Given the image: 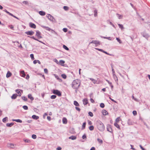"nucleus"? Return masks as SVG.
<instances>
[{"mask_svg":"<svg viewBox=\"0 0 150 150\" xmlns=\"http://www.w3.org/2000/svg\"><path fill=\"white\" fill-rule=\"evenodd\" d=\"M96 124L98 129L100 131H103L105 129V126L103 123L100 120L96 121Z\"/></svg>","mask_w":150,"mask_h":150,"instance_id":"nucleus-1","label":"nucleus"},{"mask_svg":"<svg viewBox=\"0 0 150 150\" xmlns=\"http://www.w3.org/2000/svg\"><path fill=\"white\" fill-rule=\"evenodd\" d=\"M79 81L78 80H74L72 82V87L74 89H77L80 86Z\"/></svg>","mask_w":150,"mask_h":150,"instance_id":"nucleus-2","label":"nucleus"},{"mask_svg":"<svg viewBox=\"0 0 150 150\" xmlns=\"http://www.w3.org/2000/svg\"><path fill=\"white\" fill-rule=\"evenodd\" d=\"M53 93L55 94H56L58 96H61V93L60 92L57 90H54L53 91Z\"/></svg>","mask_w":150,"mask_h":150,"instance_id":"nucleus-3","label":"nucleus"},{"mask_svg":"<svg viewBox=\"0 0 150 150\" xmlns=\"http://www.w3.org/2000/svg\"><path fill=\"white\" fill-rule=\"evenodd\" d=\"M48 18V19L52 22H54L55 21V19L54 17L51 15L50 14H47L46 16Z\"/></svg>","mask_w":150,"mask_h":150,"instance_id":"nucleus-4","label":"nucleus"},{"mask_svg":"<svg viewBox=\"0 0 150 150\" xmlns=\"http://www.w3.org/2000/svg\"><path fill=\"white\" fill-rule=\"evenodd\" d=\"M41 33L39 30H37L36 31V36H37L38 39H40L42 38L41 36Z\"/></svg>","mask_w":150,"mask_h":150,"instance_id":"nucleus-5","label":"nucleus"},{"mask_svg":"<svg viewBox=\"0 0 150 150\" xmlns=\"http://www.w3.org/2000/svg\"><path fill=\"white\" fill-rule=\"evenodd\" d=\"M25 33L27 35H32L34 34V32L33 31L31 30L26 32Z\"/></svg>","mask_w":150,"mask_h":150,"instance_id":"nucleus-6","label":"nucleus"},{"mask_svg":"<svg viewBox=\"0 0 150 150\" xmlns=\"http://www.w3.org/2000/svg\"><path fill=\"white\" fill-rule=\"evenodd\" d=\"M142 35L143 37H144L145 38L147 39L149 37V35L147 33H142Z\"/></svg>","mask_w":150,"mask_h":150,"instance_id":"nucleus-7","label":"nucleus"},{"mask_svg":"<svg viewBox=\"0 0 150 150\" xmlns=\"http://www.w3.org/2000/svg\"><path fill=\"white\" fill-rule=\"evenodd\" d=\"M107 130L109 132H112V129L111 126L110 125H107Z\"/></svg>","mask_w":150,"mask_h":150,"instance_id":"nucleus-8","label":"nucleus"},{"mask_svg":"<svg viewBox=\"0 0 150 150\" xmlns=\"http://www.w3.org/2000/svg\"><path fill=\"white\" fill-rule=\"evenodd\" d=\"M90 43H94L96 45H100V41L97 40H92Z\"/></svg>","mask_w":150,"mask_h":150,"instance_id":"nucleus-9","label":"nucleus"},{"mask_svg":"<svg viewBox=\"0 0 150 150\" xmlns=\"http://www.w3.org/2000/svg\"><path fill=\"white\" fill-rule=\"evenodd\" d=\"M30 26L33 28H36V26L35 24L32 23H30L29 24Z\"/></svg>","mask_w":150,"mask_h":150,"instance_id":"nucleus-10","label":"nucleus"},{"mask_svg":"<svg viewBox=\"0 0 150 150\" xmlns=\"http://www.w3.org/2000/svg\"><path fill=\"white\" fill-rule=\"evenodd\" d=\"M83 103L84 105H86L88 103V100L87 98L84 99L83 100Z\"/></svg>","mask_w":150,"mask_h":150,"instance_id":"nucleus-11","label":"nucleus"},{"mask_svg":"<svg viewBox=\"0 0 150 150\" xmlns=\"http://www.w3.org/2000/svg\"><path fill=\"white\" fill-rule=\"evenodd\" d=\"M42 27L43 28L45 29L46 30L49 31H50L51 30V29L50 28L48 27L45 26H42Z\"/></svg>","mask_w":150,"mask_h":150,"instance_id":"nucleus-12","label":"nucleus"},{"mask_svg":"<svg viewBox=\"0 0 150 150\" xmlns=\"http://www.w3.org/2000/svg\"><path fill=\"white\" fill-rule=\"evenodd\" d=\"M69 139H71L72 140H75L76 139V137L75 136L72 135L69 137Z\"/></svg>","mask_w":150,"mask_h":150,"instance_id":"nucleus-13","label":"nucleus"},{"mask_svg":"<svg viewBox=\"0 0 150 150\" xmlns=\"http://www.w3.org/2000/svg\"><path fill=\"white\" fill-rule=\"evenodd\" d=\"M102 112L103 114L104 115H106L108 114V112L105 110H102Z\"/></svg>","mask_w":150,"mask_h":150,"instance_id":"nucleus-14","label":"nucleus"},{"mask_svg":"<svg viewBox=\"0 0 150 150\" xmlns=\"http://www.w3.org/2000/svg\"><path fill=\"white\" fill-rule=\"evenodd\" d=\"M18 96V95H17V94H13L11 96V98L13 99H15Z\"/></svg>","mask_w":150,"mask_h":150,"instance_id":"nucleus-15","label":"nucleus"},{"mask_svg":"<svg viewBox=\"0 0 150 150\" xmlns=\"http://www.w3.org/2000/svg\"><path fill=\"white\" fill-rule=\"evenodd\" d=\"M12 75L11 73L9 71H8L6 75L7 78H8L11 76Z\"/></svg>","mask_w":150,"mask_h":150,"instance_id":"nucleus-16","label":"nucleus"},{"mask_svg":"<svg viewBox=\"0 0 150 150\" xmlns=\"http://www.w3.org/2000/svg\"><path fill=\"white\" fill-rule=\"evenodd\" d=\"M32 118L33 119H35V120H37L39 119V117L38 116H37L36 115H32Z\"/></svg>","mask_w":150,"mask_h":150,"instance_id":"nucleus-17","label":"nucleus"},{"mask_svg":"<svg viewBox=\"0 0 150 150\" xmlns=\"http://www.w3.org/2000/svg\"><path fill=\"white\" fill-rule=\"evenodd\" d=\"M39 14L41 16H44L45 15V13L42 11H40L39 12Z\"/></svg>","mask_w":150,"mask_h":150,"instance_id":"nucleus-18","label":"nucleus"},{"mask_svg":"<svg viewBox=\"0 0 150 150\" xmlns=\"http://www.w3.org/2000/svg\"><path fill=\"white\" fill-rule=\"evenodd\" d=\"M14 125V123L13 122H11L10 123H8L6 124V125L8 127H11Z\"/></svg>","mask_w":150,"mask_h":150,"instance_id":"nucleus-19","label":"nucleus"},{"mask_svg":"<svg viewBox=\"0 0 150 150\" xmlns=\"http://www.w3.org/2000/svg\"><path fill=\"white\" fill-rule=\"evenodd\" d=\"M62 122L64 124H67V119L65 117H63L62 119Z\"/></svg>","mask_w":150,"mask_h":150,"instance_id":"nucleus-20","label":"nucleus"},{"mask_svg":"<svg viewBox=\"0 0 150 150\" xmlns=\"http://www.w3.org/2000/svg\"><path fill=\"white\" fill-rule=\"evenodd\" d=\"M12 120L13 121H16L17 122H20V123H21V122H22V120H20V119H16V120L13 119Z\"/></svg>","mask_w":150,"mask_h":150,"instance_id":"nucleus-21","label":"nucleus"},{"mask_svg":"<svg viewBox=\"0 0 150 150\" xmlns=\"http://www.w3.org/2000/svg\"><path fill=\"white\" fill-rule=\"evenodd\" d=\"M28 97L31 100H34V98L32 97V95L31 94L28 95Z\"/></svg>","mask_w":150,"mask_h":150,"instance_id":"nucleus-22","label":"nucleus"},{"mask_svg":"<svg viewBox=\"0 0 150 150\" xmlns=\"http://www.w3.org/2000/svg\"><path fill=\"white\" fill-rule=\"evenodd\" d=\"M20 73L22 74L21 76L23 77H25V74L24 71H21Z\"/></svg>","mask_w":150,"mask_h":150,"instance_id":"nucleus-23","label":"nucleus"},{"mask_svg":"<svg viewBox=\"0 0 150 150\" xmlns=\"http://www.w3.org/2000/svg\"><path fill=\"white\" fill-rule=\"evenodd\" d=\"M89 79H90V80L91 81L93 82V83H94V84H95L96 83L97 81H96V80L92 78H89Z\"/></svg>","mask_w":150,"mask_h":150,"instance_id":"nucleus-24","label":"nucleus"},{"mask_svg":"<svg viewBox=\"0 0 150 150\" xmlns=\"http://www.w3.org/2000/svg\"><path fill=\"white\" fill-rule=\"evenodd\" d=\"M114 125L115 127L118 128L119 129H120V126L116 122H115L114 123Z\"/></svg>","mask_w":150,"mask_h":150,"instance_id":"nucleus-25","label":"nucleus"},{"mask_svg":"<svg viewBox=\"0 0 150 150\" xmlns=\"http://www.w3.org/2000/svg\"><path fill=\"white\" fill-rule=\"evenodd\" d=\"M127 123L129 125H131L133 124V122L130 119H129L127 121Z\"/></svg>","mask_w":150,"mask_h":150,"instance_id":"nucleus-26","label":"nucleus"},{"mask_svg":"<svg viewBox=\"0 0 150 150\" xmlns=\"http://www.w3.org/2000/svg\"><path fill=\"white\" fill-rule=\"evenodd\" d=\"M86 122H84L83 124V125H82V127L81 128L82 129H84L85 128V127H86Z\"/></svg>","mask_w":150,"mask_h":150,"instance_id":"nucleus-27","label":"nucleus"},{"mask_svg":"<svg viewBox=\"0 0 150 150\" xmlns=\"http://www.w3.org/2000/svg\"><path fill=\"white\" fill-rule=\"evenodd\" d=\"M74 104L76 106H79V103L76 101H74Z\"/></svg>","mask_w":150,"mask_h":150,"instance_id":"nucleus-28","label":"nucleus"},{"mask_svg":"<svg viewBox=\"0 0 150 150\" xmlns=\"http://www.w3.org/2000/svg\"><path fill=\"white\" fill-rule=\"evenodd\" d=\"M8 121V117H6L5 118H4L2 120L3 122H6V121Z\"/></svg>","mask_w":150,"mask_h":150,"instance_id":"nucleus-29","label":"nucleus"},{"mask_svg":"<svg viewBox=\"0 0 150 150\" xmlns=\"http://www.w3.org/2000/svg\"><path fill=\"white\" fill-rule=\"evenodd\" d=\"M113 78H114V79H115V80L116 81V80L117 81L118 80V79H117V78L116 76V74H113Z\"/></svg>","mask_w":150,"mask_h":150,"instance_id":"nucleus-30","label":"nucleus"},{"mask_svg":"<svg viewBox=\"0 0 150 150\" xmlns=\"http://www.w3.org/2000/svg\"><path fill=\"white\" fill-rule=\"evenodd\" d=\"M65 63V62L63 60H60L59 61V63L60 64V65L63 66V64Z\"/></svg>","mask_w":150,"mask_h":150,"instance_id":"nucleus-31","label":"nucleus"},{"mask_svg":"<svg viewBox=\"0 0 150 150\" xmlns=\"http://www.w3.org/2000/svg\"><path fill=\"white\" fill-rule=\"evenodd\" d=\"M94 127L93 126H91L89 127V129L90 131H92L94 129Z\"/></svg>","mask_w":150,"mask_h":150,"instance_id":"nucleus-32","label":"nucleus"},{"mask_svg":"<svg viewBox=\"0 0 150 150\" xmlns=\"http://www.w3.org/2000/svg\"><path fill=\"white\" fill-rule=\"evenodd\" d=\"M94 16L95 17H96L97 16V10H95L94 11Z\"/></svg>","mask_w":150,"mask_h":150,"instance_id":"nucleus-33","label":"nucleus"},{"mask_svg":"<svg viewBox=\"0 0 150 150\" xmlns=\"http://www.w3.org/2000/svg\"><path fill=\"white\" fill-rule=\"evenodd\" d=\"M98 141L99 142V143L100 144H102L103 143V140L99 138H98L97 139Z\"/></svg>","mask_w":150,"mask_h":150,"instance_id":"nucleus-34","label":"nucleus"},{"mask_svg":"<svg viewBox=\"0 0 150 150\" xmlns=\"http://www.w3.org/2000/svg\"><path fill=\"white\" fill-rule=\"evenodd\" d=\"M22 99L24 101H27L28 100L27 98L25 96H23L21 97Z\"/></svg>","mask_w":150,"mask_h":150,"instance_id":"nucleus-35","label":"nucleus"},{"mask_svg":"<svg viewBox=\"0 0 150 150\" xmlns=\"http://www.w3.org/2000/svg\"><path fill=\"white\" fill-rule=\"evenodd\" d=\"M63 47L64 49L67 50H69V48L65 45H63Z\"/></svg>","mask_w":150,"mask_h":150,"instance_id":"nucleus-36","label":"nucleus"},{"mask_svg":"<svg viewBox=\"0 0 150 150\" xmlns=\"http://www.w3.org/2000/svg\"><path fill=\"white\" fill-rule=\"evenodd\" d=\"M118 25L119 26V27L122 30L124 29V27L122 25L118 24Z\"/></svg>","mask_w":150,"mask_h":150,"instance_id":"nucleus-37","label":"nucleus"},{"mask_svg":"<svg viewBox=\"0 0 150 150\" xmlns=\"http://www.w3.org/2000/svg\"><path fill=\"white\" fill-rule=\"evenodd\" d=\"M111 67H112V74H115V71L113 68V65L111 64Z\"/></svg>","mask_w":150,"mask_h":150,"instance_id":"nucleus-38","label":"nucleus"},{"mask_svg":"<svg viewBox=\"0 0 150 150\" xmlns=\"http://www.w3.org/2000/svg\"><path fill=\"white\" fill-rule=\"evenodd\" d=\"M116 40L119 43L121 44L122 43V42L119 38H116Z\"/></svg>","mask_w":150,"mask_h":150,"instance_id":"nucleus-39","label":"nucleus"},{"mask_svg":"<svg viewBox=\"0 0 150 150\" xmlns=\"http://www.w3.org/2000/svg\"><path fill=\"white\" fill-rule=\"evenodd\" d=\"M117 15L118 16V18L119 19H122V15H120L119 14H118V13L117 14Z\"/></svg>","mask_w":150,"mask_h":150,"instance_id":"nucleus-40","label":"nucleus"},{"mask_svg":"<svg viewBox=\"0 0 150 150\" xmlns=\"http://www.w3.org/2000/svg\"><path fill=\"white\" fill-rule=\"evenodd\" d=\"M16 92H17V93H18V94H19L18 96H21V92H20V91H18V89L16 90Z\"/></svg>","mask_w":150,"mask_h":150,"instance_id":"nucleus-41","label":"nucleus"},{"mask_svg":"<svg viewBox=\"0 0 150 150\" xmlns=\"http://www.w3.org/2000/svg\"><path fill=\"white\" fill-rule=\"evenodd\" d=\"M56 98V96L55 95H53L51 96L50 98L52 99H54Z\"/></svg>","mask_w":150,"mask_h":150,"instance_id":"nucleus-42","label":"nucleus"},{"mask_svg":"<svg viewBox=\"0 0 150 150\" xmlns=\"http://www.w3.org/2000/svg\"><path fill=\"white\" fill-rule=\"evenodd\" d=\"M63 8L65 11H67L69 9V7L68 6H64L63 7Z\"/></svg>","mask_w":150,"mask_h":150,"instance_id":"nucleus-43","label":"nucleus"},{"mask_svg":"<svg viewBox=\"0 0 150 150\" xmlns=\"http://www.w3.org/2000/svg\"><path fill=\"white\" fill-rule=\"evenodd\" d=\"M88 114L91 117H92L93 116V113L91 112H89L88 113Z\"/></svg>","mask_w":150,"mask_h":150,"instance_id":"nucleus-44","label":"nucleus"},{"mask_svg":"<svg viewBox=\"0 0 150 150\" xmlns=\"http://www.w3.org/2000/svg\"><path fill=\"white\" fill-rule=\"evenodd\" d=\"M50 31H51V32L52 33H54L55 35L57 34V33L55 31L52 29Z\"/></svg>","mask_w":150,"mask_h":150,"instance_id":"nucleus-45","label":"nucleus"},{"mask_svg":"<svg viewBox=\"0 0 150 150\" xmlns=\"http://www.w3.org/2000/svg\"><path fill=\"white\" fill-rule=\"evenodd\" d=\"M100 106L101 108H103L105 106L104 104L103 103H101L100 104Z\"/></svg>","mask_w":150,"mask_h":150,"instance_id":"nucleus-46","label":"nucleus"},{"mask_svg":"<svg viewBox=\"0 0 150 150\" xmlns=\"http://www.w3.org/2000/svg\"><path fill=\"white\" fill-rule=\"evenodd\" d=\"M4 11H5L9 15H11V13H10L9 12H8L7 11V10L6 9H4Z\"/></svg>","mask_w":150,"mask_h":150,"instance_id":"nucleus-47","label":"nucleus"},{"mask_svg":"<svg viewBox=\"0 0 150 150\" xmlns=\"http://www.w3.org/2000/svg\"><path fill=\"white\" fill-rule=\"evenodd\" d=\"M23 108L25 110H27L28 109V107L26 105H24L23 106Z\"/></svg>","mask_w":150,"mask_h":150,"instance_id":"nucleus-48","label":"nucleus"},{"mask_svg":"<svg viewBox=\"0 0 150 150\" xmlns=\"http://www.w3.org/2000/svg\"><path fill=\"white\" fill-rule=\"evenodd\" d=\"M30 57L33 60L34 59V58L33 54H30Z\"/></svg>","mask_w":150,"mask_h":150,"instance_id":"nucleus-49","label":"nucleus"},{"mask_svg":"<svg viewBox=\"0 0 150 150\" xmlns=\"http://www.w3.org/2000/svg\"><path fill=\"white\" fill-rule=\"evenodd\" d=\"M62 77L64 79H65L66 78L67 76L65 74H62Z\"/></svg>","mask_w":150,"mask_h":150,"instance_id":"nucleus-50","label":"nucleus"},{"mask_svg":"<svg viewBox=\"0 0 150 150\" xmlns=\"http://www.w3.org/2000/svg\"><path fill=\"white\" fill-rule=\"evenodd\" d=\"M88 122L89 125H91L92 124V122L90 120H88Z\"/></svg>","mask_w":150,"mask_h":150,"instance_id":"nucleus-51","label":"nucleus"},{"mask_svg":"<svg viewBox=\"0 0 150 150\" xmlns=\"http://www.w3.org/2000/svg\"><path fill=\"white\" fill-rule=\"evenodd\" d=\"M32 138L33 139H35L36 138L37 136L36 135L33 134L32 136Z\"/></svg>","mask_w":150,"mask_h":150,"instance_id":"nucleus-52","label":"nucleus"},{"mask_svg":"<svg viewBox=\"0 0 150 150\" xmlns=\"http://www.w3.org/2000/svg\"><path fill=\"white\" fill-rule=\"evenodd\" d=\"M95 49L97 50H98L99 51H101L102 52H103V50L101 49H99V48H95Z\"/></svg>","mask_w":150,"mask_h":150,"instance_id":"nucleus-53","label":"nucleus"},{"mask_svg":"<svg viewBox=\"0 0 150 150\" xmlns=\"http://www.w3.org/2000/svg\"><path fill=\"white\" fill-rule=\"evenodd\" d=\"M86 138V135L85 134H84L82 137V138L83 139H85Z\"/></svg>","mask_w":150,"mask_h":150,"instance_id":"nucleus-54","label":"nucleus"},{"mask_svg":"<svg viewBox=\"0 0 150 150\" xmlns=\"http://www.w3.org/2000/svg\"><path fill=\"white\" fill-rule=\"evenodd\" d=\"M24 141L26 143H30V142L29 140L28 139L25 140Z\"/></svg>","mask_w":150,"mask_h":150,"instance_id":"nucleus-55","label":"nucleus"},{"mask_svg":"<svg viewBox=\"0 0 150 150\" xmlns=\"http://www.w3.org/2000/svg\"><path fill=\"white\" fill-rule=\"evenodd\" d=\"M63 30L64 32H66L67 31V28H63Z\"/></svg>","mask_w":150,"mask_h":150,"instance_id":"nucleus-56","label":"nucleus"},{"mask_svg":"<svg viewBox=\"0 0 150 150\" xmlns=\"http://www.w3.org/2000/svg\"><path fill=\"white\" fill-rule=\"evenodd\" d=\"M10 16L16 18L17 19H18V20H19V19L17 17H16V16L13 15L11 13V15Z\"/></svg>","mask_w":150,"mask_h":150,"instance_id":"nucleus-57","label":"nucleus"},{"mask_svg":"<svg viewBox=\"0 0 150 150\" xmlns=\"http://www.w3.org/2000/svg\"><path fill=\"white\" fill-rule=\"evenodd\" d=\"M133 114L134 115H136L137 114V111L135 110H134L133 111Z\"/></svg>","mask_w":150,"mask_h":150,"instance_id":"nucleus-58","label":"nucleus"},{"mask_svg":"<svg viewBox=\"0 0 150 150\" xmlns=\"http://www.w3.org/2000/svg\"><path fill=\"white\" fill-rule=\"evenodd\" d=\"M10 147L12 148H13V146H14V144H10Z\"/></svg>","mask_w":150,"mask_h":150,"instance_id":"nucleus-59","label":"nucleus"},{"mask_svg":"<svg viewBox=\"0 0 150 150\" xmlns=\"http://www.w3.org/2000/svg\"><path fill=\"white\" fill-rule=\"evenodd\" d=\"M109 99H110V100H112V101L114 102H115V103H117V102L116 101H115V100H114L113 99H112L111 98V97H109Z\"/></svg>","mask_w":150,"mask_h":150,"instance_id":"nucleus-60","label":"nucleus"},{"mask_svg":"<svg viewBox=\"0 0 150 150\" xmlns=\"http://www.w3.org/2000/svg\"><path fill=\"white\" fill-rule=\"evenodd\" d=\"M23 3L24 4H28V3L27 1H24L23 2Z\"/></svg>","mask_w":150,"mask_h":150,"instance_id":"nucleus-61","label":"nucleus"},{"mask_svg":"<svg viewBox=\"0 0 150 150\" xmlns=\"http://www.w3.org/2000/svg\"><path fill=\"white\" fill-rule=\"evenodd\" d=\"M44 71L46 74H47L48 73V70L47 69H44Z\"/></svg>","mask_w":150,"mask_h":150,"instance_id":"nucleus-62","label":"nucleus"},{"mask_svg":"<svg viewBox=\"0 0 150 150\" xmlns=\"http://www.w3.org/2000/svg\"><path fill=\"white\" fill-rule=\"evenodd\" d=\"M9 27L11 29L13 30L14 27L13 25H10L9 26Z\"/></svg>","mask_w":150,"mask_h":150,"instance_id":"nucleus-63","label":"nucleus"},{"mask_svg":"<svg viewBox=\"0 0 150 150\" xmlns=\"http://www.w3.org/2000/svg\"><path fill=\"white\" fill-rule=\"evenodd\" d=\"M139 146L140 148L142 150H146L141 145H139Z\"/></svg>","mask_w":150,"mask_h":150,"instance_id":"nucleus-64","label":"nucleus"}]
</instances>
